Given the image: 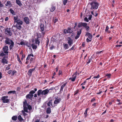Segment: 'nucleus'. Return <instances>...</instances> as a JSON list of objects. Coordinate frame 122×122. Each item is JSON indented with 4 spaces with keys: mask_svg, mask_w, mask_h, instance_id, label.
<instances>
[{
    "mask_svg": "<svg viewBox=\"0 0 122 122\" xmlns=\"http://www.w3.org/2000/svg\"><path fill=\"white\" fill-rule=\"evenodd\" d=\"M23 106L24 111L22 110V113L24 116H25L27 115V114L25 113V112H29L30 113L31 110H32V107L30 105H29L28 104L26 100L23 102Z\"/></svg>",
    "mask_w": 122,
    "mask_h": 122,
    "instance_id": "nucleus-1",
    "label": "nucleus"
},
{
    "mask_svg": "<svg viewBox=\"0 0 122 122\" xmlns=\"http://www.w3.org/2000/svg\"><path fill=\"white\" fill-rule=\"evenodd\" d=\"M6 40L5 41V43L6 44L10 45V49H11L14 47V42L10 39L6 37Z\"/></svg>",
    "mask_w": 122,
    "mask_h": 122,
    "instance_id": "nucleus-2",
    "label": "nucleus"
},
{
    "mask_svg": "<svg viewBox=\"0 0 122 122\" xmlns=\"http://www.w3.org/2000/svg\"><path fill=\"white\" fill-rule=\"evenodd\" d=\"M49 92V90L48 89H46L43 91L42 90H39L37 92V95L39 96L41 94L42 95H45L47 94Z\"/></svg>",
    "mask_w": 122,
    "mask_h": 122,
    "instance_id": "nucleus-3",
    "label": "nucleus"
},
{
    "mask_svg": "<svg viewBox=\"0 0 122 122\" xmlns=\"http://www.w3.org/2000/svg\"><path fill=\"white\" fill-rule=\"evenodd\" d=\"M90 4L91 5V10H94L98 8V4L96 2H92Z\"/></svg>",
    "mask_w": 122,
    "mask_h": 122,
    "instance_id": "nucleus-4",
    "label": "nucleus"
},
{
    "mask_svg": "<svg viewBox=\"0 0 122 122\" xmlns=\"http://www.w3.org/2000/svg\"><path fill=\"white\" fill-rule=\"evenodd\" d=\"M14 22L16 23V24L22 25L23 23V21L19 18H18L17 16H14Z\"/></svg>",
    "mask_w": 122,
    "mask_h": 122,
    "instance_id": "nucleus-5",
    "label": "nucleus"
},
{
    "mask_svg": "<svg viewBox=\"0 0 122 122\" xmlns=\"http://www.w3.org/2000/svg\"><path fill=\"white\" fill-rule=\"evenodd\" d=\"M35 93V92L34 90L31 91L29 92V94L27 95L26 97V98L30 99L32 98L33 96V94Z\"/></svg>",
    "mask_w": 122,
    "mask_h": 122,
    "instance_id": "nucleus-6",
    "label": "nucleus"
},
{
    "mask_svg": "<svg viewBox=\"0 0 122 122\" xmlns=\"http://www.w3.org/2000/svg\"><path fill=\"white\" fill-rule=\"evenodd\" d=\"M8 97V96H3L2 97L1 99V100H2L3 103H6L9 102V100L7 98Z\"/></svg>",
    "mask_w": 122,
    "mask_h": 122,
    "instance_id": "nucleus-7",
    "label": "nucleus"
},
{
    "mask_svg": "<svg viewBox=\"0 0 122 122\" xmlns=\"http://www.w3.org/2000/svg\"><path fill=\"white\" fill-rule=\"evenodd\" d=\"M5 32L6 34L9 35L11 36L12 35L11 31L10 28H7L5 30Z\"/></svg>",
    "mask_w": 122,
    "mask_h": 122,
    "instance_id": "nucleus-8",
    "label": "nucleus"
},
{
    "mask_svg": "<svg viewBox=\"0 0 122 122\" xmlns=\"http://www.w3.org/2000/svg\"><path fill=\"white\" fill-rule=\"evenodd\" d=\"M67 43L69 46H71L73 43V40L71 38L68 37L67 39Z\"/></svg>",
    "mask_w": 122,
    "mask_h": 122,
    "instance_id": "nucleus-9",
    "label": "nucleus"
},
{
    "mask_svg": "<svg viewBox=\"0 0 122 122\" xmlns=\"http://www.w3.org/2000/svg\"><path fill=\"white\" fill-rule=\"evenodd\" d=\"M3 49L5 53L8 54V46H5L3 48Z\"/></svg>",
    "mask_w": 122,
    "mask_h": 122,
    "instance_id": "nucleus-10",
    "label": "nucleus"
},
{
    "mask_svg": "<svg viewBox=\"0 0 122 122\" xmlns=\"http://www.w3.org/2000/svg\"><path fill=\"white\" fill-rule=\"evenodd\" d=\"M40 28L42 34L44 35L45 33L44 31V25L43 24H41L40 26Z\"/></svg>",
    "mask_w": 122,
    "mask_h": 122,
    "instance_id": "nucleus-11",
    "label": "nucleus"
},
{
    "mask_svg": "<svg viewBox=\"0 0 122 122\" xmlns=\"http://www.w3.org/2000/svg\"><path fill=\"white\" fill-rule=\"evenodd\" d=\"M36 68V67H35L34 68L31 69L30 70L28 71V75L29 76H31L32 73V72L34 71Z\"/></svg>",
    "mask_w": 122,
    "mask_h": 122,
    "instance_id": "nucleus-12",
    "label": "nucleus"
},
{
    "mask_svg": "<svg viewBox=\"0 0 122 122\" xmlns=\"http://www.w3.org/2000/svg\"><path fill=\"white\" fill-rule=\"evenodd\" d=\"M24 20L25 22L27 24H28L29 23V20L28 17H25L24 18Z\"/></svg>",
    "mask_w": 122,
    "mask_h": 122,
    "instance_id": "nucleus-13",
    "label": "nucleus"
},
{
    "mask_svg": "<svg viewBox=\"0 0 122 122\" xmlns=\"http://www.w3.org/2000/svg\"><path fill=\"white\" fill-rule=\"evenodd\" d=\"M32 44H31V42H30L29 41V42H26V45L27 46H28L29 48V49H30L32 47Z\"/></svg>",
    "mask_w": 122,
    "mask_h": 122,
    "instance_id": "nucleus-14",
    "label": "nucleus"
},
{
    "mask_svg": "<svg viewBox=\"0 0 122 122\" xmlns=\"http://www.w3.org/2000/svg\"><path fill=\"white\" fill-rule=\"evenodd\" d=\"M1 62L2 63H3V65H4L5 64H7L8 63V61H7L5 57H4L2 60Z\"/></svg>",
    "mask_w": 122,
    "mask_h": 122,
    "instance_id": "nucleus-15",
    "label": "nucleus"
},
{
    "mask_svg": "<svg viewBox=\"0 0 122 122\" xmlns=\"http://www.w3.org/2000/svg\"><path fill=\"white\" fill-rule=\"evenodd\" d=\"M61 100V99L59 98L56 99L54 101V104H56L59 103Z\"/></svg>",
    "mask_w": 122,
    "mask_h": 122,
    "instance_id": "nucleus-16",
    "label": "nucleus"
},
{
    "mask_svg": "<svg viewBox=\"0 0 122 122\" xmlns=\"http://www.w3.org/2000/svg\"><path fill=\"white\" fill-rule=\"evenodd\" d=\"M64 48L65 50L67 49L69 47V46L67 44H64L63 45Z\"/></svg>",
    "mask_w": 122,
    "mask_h": 122,
    "instance_id": "nucleus-17",
    "label": "nucleus"
},
{
    "mask_svg": "<svg viewBox=\"0 0 122 122\" xmlns=\"http://www.w3.org/2000/svg\"><path fill=\"white\" fill-rule=\"evenodd\" d=\"M6 6L11 7L12 5L11 2L10 1H8L5 4Z\"/></svg>",
    "mask_w": 122,
    "mask_h": 122,
    "instance_id": "nucleus-18",
    "label": "nucleus"
},
{
    "mask_svg": "<svg viewBox=\"0 0 122 122\" xmlns=\"http://www.w3.org/2000/svg\"><path fill=\"white\" fill-rule=\"evenodd\" d=\"M76 78V76H74L72 75V77L70 78L69 79V80H71V81H74L75 80Z\"/></svg>",
    "mask_w": 122,
    "mask_h": 122,
    "instance_id": "nucleus-19",
    "label": "nucleus"
},
{
    "mask_svg": "<svg viewBox=\"0 0 122 122\" xmlns=\"http://www.w3.org/2000/svg\"><path fill=\"white\" fill-rule=\"evenodd\" d=\"M22 25L16 24V27L18 29L20 30L22 28L21 25Z\"/></svg>",
    "mask_w": 122,
    "mask_h": 122,
    "instance_id": "nucleus-20",
    "label": "nucleus"
},
{
    "mask_svg": "<svg viewBox=\"0 0 122 122\" xmlns=\"http://www.w3.org/2000/svg\"><path fill=\"white\" fill-rule=\"evenodd\" d=\"M16 3L19 6H20L22 5V4L21 2L19 0H16Z\"/></svg>",
    "mask_w": 122,
    "mask_h": 122,
    "instance_id": "nucleus-21",
    "label": "nucleus"
},
{
    "mask_svg": "<svg viewBox=\"0 0 122 122\" xmlns=\"http://www.w3.org/2000/svg\"><path fill=\"white\" fill-rule=\"evenodd\" d=\"M51 107H49L47 108L46 109V112L48 114H50L51 113Z\"/></svg>",
    "mask_w": 122,
    "mask_h": 122,
    "instance_id": "nucleus-22",
    "label": "nucleus"
},
{
    "mask_svg": "<svg viewBox=\"0 0 122 122\" xmlns=\"http://www.w3.org/2000/svg\"><path fill=\"white\" fill-rule=\"evenodd\" d=\"M18 120L20 121H21L23 120V119L22 117L20 115H19L18 116Z\"/></svg>",
    "mask_w": 122,
    "mask_h": 122,
    "instance_id": "nucleus-23",
    "label": "nucleus"
},
{
    "mask_svg": "<svg viewBox=\"0 0 122 122\" xmlns=\"http://www.w3.org/2000/svg\"><path fill=\"white\" fill-rule=\"evenodd\" d=\"M52 103L51 101H49L47 103V105L48 106L50 107L51 106H52Z\"/></svg>",
    "mask_w": 122,
    "mask_h": 122,
    "instance_id": "nucleus-24",
    "label": "nucleus"
},
{
    "mask_svg": "<svg viewBox=\"0 0 122 122\" xmlns=\"http://www.w3.org/2000/svg\"><path fill=\"white\" fill-rule=\"evenodd\" d=\"M68 33H71L72 32V30H71V28H68L67 29Z\"/></svg>",
    "mask_w": 122,
    "mask_h": 122,
    "instance_id": "nucleus-25",
    "label": "nucleus"
},
{
    "mask_svg": "<svg viewBox=\"0 0 122 122\" xmlns=\"http://www.w3.org/2000/svg\"><path fill=\"white\" fill-rule=\"evenodd\" d=\"M16 92L15 91H11L9 92L8 93V94L13 93L14 94H15Z\"/></svg>",
    "mask_w": 122,
    "mask_h": 122,
    "instance_id": "nucleus-26",
    "label": "nucleus"
},
{
    "mask_svg": "<svg viewBox=\"0 0 122 122\" xmlns=\"http://www.w3.org/2000/svg\"><path fill=\"white\" fill-rule=\"evenodd\" d=\"M10 11L11 13L13 15H15V12L11 9H10Z\"/></svg>",
    "mask_w": 122,
    "mask_h": 122,
    "instance_id": "nucleus-27",
    "label": "nucleus"
},
{
    "mask_svg": "<svg viewBox=\"0 0 122 122\" xmlns=\"http://www.w3.org/2000/svg\"><path fill=\"white\" fill-rule=\"evenodd\" d=\"M32 47L33 49H36L37 48V46L36 45L32 44Z\"/></svg>",
    "mask_w": 122,
    "mask_h": 122,
    "instance_id": "nucleus-28",
    "label": "nucleus"
},
{
    "mask_svg": "<svg viewBox=\"0 0 122 122\" xmlns=\"http://www.w3.org/2000/svg\"><path fill=\"white\" fill-rule=\"evenodd\" d=\"M11 65L9 64L8 65V66L6 67L5 70V71L8 70L10 68V66Z\"/></svg>",
    "mask_w": 122,
    "mask_h": 122,
    "instance_id": "nucleus-29",
    "label": "nucleus"
},
{
    "mask_svg": "<svg viewBox=\"0 0 122 122\" xmlns=\"http://www.w3.org/2000/svg\"><path fill=\"white\" fill-rule=\"evenodd\" d=\"M55 9V7L52 6L51 7V9H50V11L51 12L53 11Z\"/></svg>",
    "mask_w": 122,
    "mask_h": 122,
    "instance_id": "nucleus-30",
    "label": "nucleus"
},
{
    "mask_svg": "<svg viewBox=\"0 0 122 122\" xmlns=\"http://www.w3.org/2000/svg\"><path fill=\"white\" fill-rule=\"evenodd\" d=\"M87 24L84 22H82V26L84 27L85 28L87 26Z\"/></svg>",
    "mask_w": 122,
    "mask_h": 122,
    "instance_id": "nucleus-31",
    "label": "nucleus"
},
{
    "mask_svg": "<svg viewBox=\"0 0 122 122\" xmlns=\"http://www.w3.org/2000/svg\"><path fill=\"white\" fill-rule=\"evenodd\" d=\"M17 117L16 116H14L12 117V119L13 120H16L17 119Z\"/></svg>",
    "mask_w": 122,
    "mask_h": 122,
    "instance_id": "nucleus-32",
    "label": "nucleus"
},
{
    "mask_svg": "<svg viewBox=\"0 0 122 122\" xmlns=\"http://www.w3.org/2000/svg\"><path fill=\"white\" fill-rule=\"evenodd\" d=\"M26 41L25 42H24L23 41H21V42H20V44L21 45H26Z\"/></svg>",
    "mask_w": 122,
    "mask_h": 122,
    "instance_id": "nucleus-33",
    "label": "nucleus"
},
{
    "mask_svg": "<svg viewBox=\"0 0 122 122\" xmlns=\"http://www.w3.org/2000/svg\"><path fill=\"white\" fill-rule=\"evenodd\" d=\"M4 53V52L2 51L0 54V56H5V54Z\"/></svg>",
    "mask_w": 122,
    "mask_h": 122,
    "instance_id": "nucleus-34",
    "label": "nucleus"
},
{
    "mask_svg": "<svg viewBox=\"0 0 122 122\" xmlns=\"http://www.w3.org/2000/svg\"><path fill=\"white\" fill-rule=\"evenodd\" d=\"M81 33V30L80 29V30L77 31V34L79 36L80 35V34Z\"/></svg>",
    "mask_w": 122,
    "mask_h": 122,
    "instance_id": "nucleus-35",
    "label": "nucleus"
},
{
    "mask_svg": "<svg viewBox=\"0 0 122 122\" xmlns=\"http://www.w3.org/2000/svg\"><path fill=\"white\" fill-rule=\"evenodd\" d=\"M79 90H77L75 91L74 92V95H75L79 93Z\"/></svg>",
    "mask_w": 122,
    "mask_h": 122,
    "instance_id": "nucleus-36",
    "label": "nucleus"
},
{
    "mask_svg": "<svg viewBox=\"0 0 122 122\" xmlns=\"http://www.w3.org/2000/svg\"><path fill=\"white\" fill-rule=\"evenodd\" d=\"M67 0H64L63 2L64 5H65L67 3Z\"/></svg>",
    "mask_w": 122,
    "mask_h": 122,
    "instance_id": "nucleus-37",
    "label": "nucleus"
},
{
    "mask_svg": "<svg viewBox=\"0 0 122 122\" xmlns=\"http://www.w3.org/2000/svg\"><path fill=\"white\" fill-rule=\"evenodd\" d=\"M82 22H81L78 25V26L79 27H81L82 26Z\"/></svg>",
    "mask_w": 122,
    "mask_h": 122,
    "instance_id": "nucleus-38",
    "label": "nucleus"
},
{
    "mask_svg": "<svg viewBox=\"0 0 122 122\" xmlns=\"http://www.w3.org/2000/svg\"><path fill=\"white\" fill-rule=\"evenodd\" d=\"M92 35L91 34L90 35L88 36V38H89L90 39H92Z\"/></svg>",
    "mask_w": 122,
    "mask_h": 122,
    "instance_id": "nucleus-39",
    "label": "nucleus"
},
{
    "mask_svg": "<svg viewBox=\"0 0 122 122\" xmlns=\"http://www.w3.org/2000/svg\"><path fill=\"white\" fill-rule=\"evenodd\" d=\"M36 44H39L40 43V41L38 40V39H36Z\"/></svg>",
    "mask_w": 122,
    "mask_h": 122,
    "instance_id": "nucleus-40",
    "label": "nucleus"
},
{
    "mask_svg": "<svg viewBox=\"0 0 122 122\" xmlns=\"http://www.w3.org/2000/svg\"><path fill=\"white\" fill-rule=\"evenodd\" d=\"M85 28L86 29V30L87 31H88L89 30V27L88 26H87L86 27H85Z\"/></svg>",
    "mask_w": 122,
    "mask_h": 122,
    "instance_id": "nucleus-41",
    "label": "nucleus"
},
{
    "mask_svg": "<svg viewBox=\"0 0 122 122\" xmlns=\"http://www.w3.org/2000/svg\"><path fill=\"white\" fill-rule=\"evenodd\" d=\"M84 21H86L87 22H88L89 21V20L87 19V18L86 17L84 19Z\"/></svg>",
    "mask_w": 122,
    "mask_h": 122,
    "instance_id": "nucleus-42",
    "label": "nucleus"
},
{
    "mask_svg": "<svg viewBox=\"0 0 122 122\" xmlns=\"http://www.w3.org/2000/svg\"><path fill=\"white\" fill-rule=\"evenodd\" d=\"M91 59H88L87 60V63L88 64L89 63L91 62Z\"/></svg>",
    "mask_w": 122,
    "mask_h": 122,
    "instance_id": "nucleus-43",
    "label": "nucleus"
},
{
    "mask_svg": "<svg viewBox=\"0 0 122 122\" xmlns=\"http://www.w3.org/2000/svg\"><path fill=\"white\" fill-rule=\"evenodd\" d=\"M16 71L15 70H14L11 73V75L12 76H13L14 75V74L16 73Z\"/></svg>",
    "mask_w": 122,
    "mask_h": 122,
    "instance_id": "nucleus-44",
    "label": "nucleus"
},
{
    "mask_svg": "<svg viewBox=\"0 0 122 122\" xmlns=\"http://www.w3.org/2000/svg\"><path fill=\"white\" fill-rule=\"evenodd\" d=\"M67 83L66 82L63 85L61 86V87L63 88L67 84Z\"/></svg>",
    "mask_w": 122,
    "mask_h": 122,
    "instance_id": "nucleus-45",
    "label": "nucleus"
},
{
    "mask_svg": "<svg viewBox=\"0 0 122 122\" xmlns=\"http://www.w3.org/2000/svg\"><path fill=\"white\" fill-rule=\"evenodd\" d=\"M87 111L86 110L84 113V114L85 115V117H87Z\"/></svg>",
    "mask_w": 122,
    "mask_h": 122,
    "instance_id": "nucleus-46",
    "label": "nucleus"
},
{
    "mask_svg": "<svg viewBox=\"0 0 122 122\" xmlns=\"http://www.w3.org/2000/svg\"><path fill=\"white\" fill-rule=\"evenodd\" d=\"M4 6V5L0 1V7H3Z\"/></svg>",
    "mask_w": 122,
    "mask_h": 122,
    "instance_id": "nucleus-47",
    "label": "nucleus"
},
{
    "mask_svg": "<svg viewBox=\"0 0 122 122\" xmlns=\"http://www.w3.org/2000/svg\"><path fill=\"white\" fill-rule=\"evenodd\" d=\"M91 39H89L88 38H87L86 39V41L88 42H89L91 41Z\"/></svg>",
    "mask_w": 122,
    "mask_h": 122,
    "instance_id": "nucleus-48",
    "label": "nucleus"
},
{
    "mask_svg": "<svg viewBox=\"0 0 122 122\" xmlns=\"http://www.w3.org/2000/svg\"><path fill=\"white\" fill-rule=\"evenodd\" d=\"M109 29V27L108 26H107L106 27V29H105V31L106 32H107L108 31V30Z\"/></svg>",
    "mask_w": 122,
    "mask_h": 122,
    "instance_id": "nucleus-49",
    "label": "nucleus"
},
{
    "mask_svg": "<svg viewBox=\"0 0 122 122\" xmlns=\"http://www.w3.org/2000/svg\"><path fill=\"white\" fill-rule=\"evenodd\" d=\"M64 33L66 34L68 33L67 30L65 29L64 30Z\"/></svg>",
    "mask_w": 122,
    "mask_h": 122,
    "instance_id": "nucleus-50",
    "label": "nucleus"
},
{
    "mask_svg": "<svg viewBox=\"0 0 122 122\" xmlns=\"http://www.w3.org/2000/svg\"><path fill=\"white\" fill-rule=\"evenodd\" d=\"M99 75H98V76H94L93 77V78H99Z\"/></svg>",
    "mask_w": 122,
    "mask_h": 122,
    "instance_id": "nucleus-51",
    "label": "nucleus"
},
{
    "mask_svg": "<svg viewBox=\"0 0 122 122\" xmlns=\"http://www.w3.org/2000/svg\"><path fill=\"white\" fill-rule=\"evenodd\" d=\"M91 34L90 33L87 32H86V36H89L90 35H91Z\"/></svg>",
    "mask_w": 122,
    "mask_h": 122,
    "instance_id": "nucleus-52",
    "label": "nucleus"
},
{
    "mask_svg": "<svg viewBox=\"0 0 122 122\" xmlns=\"http://www.w3.org/2000/svg\"><path fill=\"white\" fill-rule=\"evenodd\" d=\"M107 77L109 78L110 77V76H111V74H108L107 75Z\"/></svg>",
    "mask_w": 122,
    "mask_h": 122,
    "instance_id": "nucleus-53",
    "label": "nucleus"
},
{
    "mask_svg": "<svg viewBox=\"0 0 122 122\" xmlns=\"http://www.w3.org/2000/svg\"><path fill=\"white\" fill-rule=\"evenodd\" d=\"M92 18V15H89V17L88 18V19L89 20H91Z\"/></svg>",
    "mask_w": 122,
    "mask_h": 122,
    "instance_id": "nucleus-54",
    "label": "nucleus"
},
{
    "mask_svg": "<svg viewBox=\"0 0 122 122\" xmlns=\"http://www.w3.org/2000/svg\"><path fill=\"white\" fill-rule=\"evenodd\" d=\"M79 36H80L77 35L75 37V39H77L78 38H79Z\"/></svg>",
    "mask_w": 122,
    "mask_h": 122,
    "instance_id": "nucleus-55",
    "label": "nucleus"
},
{
    "mask_svg": "<svg viewBox=\"0 0 122 122\" xmlns=\"http://www.w3.org/2000/svg\"><path fill=\"white\" fill-rule=\"evenodd\" d=\"M77 72H76L73 75L74 76H75L76 77L77 76Z\"/></svg>",
    "mask_w": 122,
    "mask_h": 122,
    "instance_id": "nucleus-56",
    "label": "nucleus"
},
{
    "mask_svg": "<svg viewBox=\"0 0 122 122\" xmlns=\"http://www.w3.org/2000/svg\"><path fill=\"white\" fill-rule=\"evenodd\" d=\"M62 73V72L61 71L59 70V71L58 72V75H60Z\"/></svg>",
    "mask_w": 122,
    "mask_h": 122,
    "instance_id": "nucleus-57",
    "label": "nucleus"
},
{
    "mask_svg": "<svg viewBox=\"0 0 122 122\" xmlns=\"http://www.w3.org/2000/svg\"><path fill=\"white\" fill-rule=\"evenodd\" d=\"M30 58V57L29 56H28L27 58L26 59V61H28V60H29Z\"/></svg>",
    "mask_w": 122,
    "mask_h": 122,
    "instance_id": "nucleus-58",
    "label": "nucleus"
},
{
    "mask_svg": "<svg viewBox=\"0 0 122 122\" xmlns=\"http://www.w3.org/2000/svg\"><path fill=\"white\" fill-rule=\"evenodd\" d=\"M54 48V46H51L50 47V49L51 50H52Z\"/></svg>",
    "mask_w": 122,
    "mask_h": 122,
    "instance_id": "nucleus-59",
    "label": "nucleus"
},
{
    "mask_svg": "<svg viewBox=\"0 0 122 122\" xmlns=\"http://www.w3.org/2000/svg\"><path fill=\"white\" fill-rule=\"evenodd\" d=\"M12 72V71L11 70H9L8 72V73L9 74H10Z\"/></svg>",
    "mask_w": 122,
    "mask_h": 122,
    "instance_id": "nucleus-60",
    "label": "nucleus"
},
{
    "mask_svg": "<svg viewBox=\"0 0 122 122\" xmlns=\"http://www.w3.org/2000/svg\"><path fill=\"white\" fill-rule=\"evenodd\" d=\"M95 100H95V99L94 98H93L91 100V102H94L95 101Z\"/></svg>",
    "mask_w": 122,
    "mask_h": 122,
    "instance_id": "nucleus-61",
    "label": "nucleus"
},
{
    "mask_svg": "<svg viewBox=\"0 0 122 122\" xmlns=\"http://www.w3.org/2000/svg\"><path fill=\"white\" fill-rule=\"evenodd\" d=\"M102 92V91H100V92H98L97 93V94H99Z\"/></svg>",
    "mask_w": 122,
    "mask_h": 122,
    "instance_id": "nucleus-62",
    "label": "nucleus"
},
{
    "mask_svg": "<svg viewBox=\"0 0 122 122\" xmlns=\"http://www.w3.org/2000/svg\"><path fill=\"white\" fill-rule=\"evenodd\" d=\"M86 81H85L83 83H82L81 84V85H85L86 84Z\"/></svg>",
    "mask_w": 122,
    "mask_h": 122,
    "instance_id": "nucleus-63",
    "label": "nucleus"
},
{
    "mask_svg": "<svg viewBox=\"0 0 122 122\" xmlns=\"http://www.w3.org/2000/svg\"><path fill=\"white\" fill-rule=\"evenodd\" d=\"M82 45L83 47H84L85 46V43L84 42L83 43Z\"/></svg>",
    "mask_w": 122,
    "mask_h": 122,
    "instance_id": "nucleus-64",
    "label": "nucleus"
}]
</instances>
